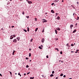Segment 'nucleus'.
<instances>
[{"instance_id": "obj_29", "label": "nucleus", "mask_w": 79, "mask_h": 79, "mask_svg": "<svg viewBox=\"0 0 79 79\" xmlns=\"http://www.w3.org/2000/svg\"><path fill=\"white\" fill-rule=\"evenodd\" d=\"M33 40V39H31V40H30V41H31V42L32 41V40Z\"/></svg>"}, {"instance_id": "obj_4", "label": "nucleus", "mask_w": 79, "mask_h": 79, "mask_svg": "<svg viewBox=\"0 0 79 79\" xmlns=\"http://www.w3.org/2000/svg\"><path fill=\"white\" fill-rule=\"evenodd\" d=\"M28 4H31L32 3V2L31 1H28Z\"/></svg>"}, {"instance_id": "obj_10", "label": "nucleus", "mask_w": 79, "mask_h": 79, "mask_svg": "<svg viewBox=\"0 0 79 79\" xmlns=\"http://www.w3.org/2000/svg\"><path fill=\"white\" fill-rule=\"evenodd\" d=\"M53 76H54V75H53V74H51V75H50V77H53Z\"/></svg>"}, {"instance_id": "obj_34", "label": "nucleus", "mask_w": 79, "mask_h": 79, "mask_svg": "<svg viewBox=\"0 0 79 79\" xmlns=\"http://www.w3.org/2000/svg\"><path fill=\"white\" fill-rule=\"evenodd\" d=\"M60 54H62V51H60Z\"/></svg>"}, {"instance_id": "obj_50", "label": "nucleus", "mask_w": 79, "mask_h": 79, "mask_svg": "<svg viewBox=\"0 0 79 79\" xmlns=\"http://www.w3.org/2000/svg\"><path fill=\"white\" fill-rule=\"evenodd\" d=\"M78 52L77 51V52H75V53H77Z\"/></svg>"}, {"instance_id": "obj_6", "label": "nucleus", "mask_w": 79, "mask_h": 79, "mask_svg": "<svg viewBox=\"0 0 79 79\" xmlns=\"http://www.w3.org/2000/svg\"><path fill=\"white\" fill-rule=\"evenodd\" d=\"M13 37H12V35L10 36V39L11 40L12 39H13Z\"/></svg>"}, {"instance_id": "obj_13", "label": "nucleus", "mask_w": 79, "mask_h": 79, "mask_svg": "<svg viewBox=\"0 0 79 79\" xmlns=\"http://www.w3.org/2000/svg\"><path fill=\"white\" fill-rule=\"evenodd\" d=\"M34 78V77H30V79H33Z\"/></svg>"}, {"instance_id": "obj_56", "label": "nucleus", "mask_w": 79, "mask_h": 79, "mask_svg": "<svg viewBox=\"0 0 79 79\" xmlns=\"http://www.w3.org/2000/svg\"><path fill=\"white\" fill-rule=\"evenodd\" d=\"M30 62H31V60H30Z\"/></svg>"}, {"instance_id": "obj_8", "label": "nucleus", "mask_w": 79, "mask_h": 79, "mask_svg": "<svg viewBox=\"0 0 79 79\" xmlns=\"http://www.w3.org/2000/svg\"><path fill=\"white\" fill-rule=\"evenodd\" d=\"M44 39L43 38L42 40V42L44 43Z\"/></svg>"}, {"instance_id": "obj_62", "label": "nucleus", "mask_w": 79, "mask_h": 79, "mask_svg": "<svg viewBox=\"0 0 79 79\" xmlns=\"http://www.w3.org/2000/svg\"><path fill=\"white\" fill-rule=\"evenodd\" d=\"M17 74L16 73H15V75H17Z\"/></svg>"}, {"instance_id": "obj_59", "label": "nucleus", "mask_w": 79, "mask_h": 79, "mask_svg": "<svg viewBox=\"0 0 79 79\" xmlns=\"http://www.w3.org/2000/svg\"><path fill=\"white\" fill-rule=\"evenodd\" d=\"M15 52V51H14V52Z\"/></svg>"}, {"instance_id": "obj_38", "label": "nucleus", "mask_w": 79, "mask_h": 79, "mask_svg": "<svg viewBox=\"0 0 79 79\" xmlns=\"http://www.w3.org/2000/svg\"><path fill=\"white\" fill-rule=\"evenodd\" d=\"M30 73V72H28V73H27V75H28Z\"/></svg>"}, {"instance_id": "obj_7", "label": "nucleus", "mask_w": 79, "mask_h": 79, "mask_svg": "<svg viewBox=\"0 0 79 79\" xmlns=\"http://www.w3.org/2000/svg\"><path fill=\"white\" fill-rule=\"evenodd\" d=\"M70 27H71V29H72V28L73 27V25H71Z\"/></svg>"}, {"instance_id": "obj_36", "label": "nucleus", "mask_w": 79, "mask_h": 79, "mask_svg": "<svg viewBox=\"0 0 79 79\" xmlns=\"http://www.w3.org/2000/svg\"><path fill=\"white\" fill-rule=\"evenodd\" d=\"M74 46V45H73V44H71V46Z\"/></svg>"}, {"instance_id": "obj_60", "label": "nucleus", "mask_w": 79, "mask_h": 79, "mask_svg": "<svg viewBox=\"0 0 79 79\" xmlns=\"http://www.w3.org/2000/svg\"><path fill=\"white\" fill-rule=\"evenodd\" d=\"M29 50H30V51H31V49H30Z\"/></svg>"}, {"instance_id": "obj_22", "label": "nucleus", "mask_w": 79, "mask_h": 79, "mask_svg": "<svg viewBox=\"0 0 79 79\" xmlns=\"http://www.w3.org/2000/svg\"><path fill=\"white\" fill-rule=\"evenodd\" d=\"M31 56V54L30 53H29V56L30 57Z\"/></svg>"}, {"instance_id": "obj_35", "label": "nucleus", "mask_w": 79, "mask_h": 79, "mask_svg": "<svg viewBox=\"0 0 79 79\" xmlns=\"http://www.w3.org/2000/svg\"><path fill=\"white\" fill-rule=\"evenodd\" d=\"M26 17H27V18H29V16H26Z\"/></svg>"}, {"instance_id": "obj_55", "label": "nucleus", "mask_w": 79, "mask_h": 79, "mask_svg": "<svg viewBox=\"0 0 79 79\" xmlns=\"http://www.w3.org/2000/svg\"><path fill=\"white\" fill-rule=\"evenodd\" d=\"M77 51H79V50H78V49L77 50Z\"/></svg>"}, {"instance_id": "obj_47", "label": "nucleus", "mask_w": 79, "mask_h": 79, "mask_svg": "<svg viewBox=\"0 0 79 79\" xmlns=\"http://www.w3.org/2000/svg\"><path fill=\"white\" fill-rule=\"evenodd\" d=\"M35 19L36 20L37 19V18H35Z\"/></svg>"}, {"instance_id": "obj_18", "label": "nucleus", "mask_w": 79, "mask_h": 79, "mask_svg": "<svg viewBox=\"0 0 79 79\" xmlns=\"http://www.w3.org/2000/svg\"><path fill=\"white\" fill-rule=\"evenodd\" d=\"M18 75L19 76H20V77H21V76H22L21 75H20V73H18Z\"/></svg>"}, {"instance_id": "obj_17", "label": "nucleus", "mask_w": 79, "mask_h": 79, "mask_svg": "<svg viewBox=\"0 0 79 79\" xmlns=\"http://www.w3.org/2000/svg\"><path fill=\"white\" fill-rule=\"evenodd\" d=\"M44 28H43V30L42 31V32L43 33L44 32Z\"/></svg>"}, {"instance_id": "obj_27", "label": "nucleus", "mask_w": 79, "mask_h": 79, "mask_svg": "<svg viewBox=\"0 0 79 79\" xmlns=\"http://www.w3.org/2000/svg\"><path fill=\"white\" fill-rule=\"evenodd\" d=\"M54 71H53L52 72V74H54Z\"/></svg>"}, {"instance_id": "obj_1", "label": "nucleus", "mask_w": 79, "mask_h": 79, "mask_svg": "<svg viewBox=\"0 0 79 79\" xmlns=\"http://www.w3.org/2000/svg\"><path fill=\"white\" fill-rule=\"evenodd\" d=\"M43 23H46L47 21L46 20H45V19H43Z\"/></svg>"}, {"instance_id": "obj_54", "label": "nucleus", "mask_w": 79, "mask_h": 79, "mask_svg": "<svg viewBox=\"0 0 79 79\" xmlns=\"http://www.w3.org/2000/svg\"><path fill=\"white\" fill-rule=\"evenodd\" d=\"M61 63H63V61H61Z\"/></svg>"}, {"instance_id": "obj_25", "label": "nucleus", "mask_w": 79, "mask_h": 79, "mask_svg": "<svg viewBox=\"0 0 79 79\" xmlns=\"http://www.w3.org/2000/svg\"><path fill=\"white\" fill-rule=\"evenodd\" d=\"M79 19V17H77V20H78Z\"/></svg>"}, {"instance_id": "obj_57", "label": "nucleus", "mask_w": 79, "mask_h": 79, "mask_svg": "<svg viewBox=\"0 0 79 79\" xmlns=\"http://www.w3.org/2000/svg\"><path fill=\"white\" fill-rule=\"evenodd\" d=\"M69 79H72V78H69Z\"/></svg>"}, {"instance_id": "obj_43", "label": "nucleus", "mask_w": 79, "mask_h": 79, "mask_svg": "<svg viewBox=\"0 0 79 79\" xmlns=\"http://www.w3.org/2000/svg\"><path fill=\"white\" fill-rule=\"evenodd\" d=\"M14 53H15L14 52H13V53H12V55H14Z\"/></svg>"}, {"instance_id": "obj_20", "label": "nucleus", "mask_w": 79, "mask_h": 79, "mask_svg": "<svg viewBox=\"0 0 79 79\" xmlns=\"http://www.w3.org/2000/svg\"><path fill=\"white\" fill-rule=\"evenodd\" d=\"M26 68H29V66L28 65H27V66H26Z\"/></svg>"}, {"instance_id": "obj_24", "label": "nucleus", "mask_w": 79, "mask_h": 79, "mask_svg": "<svg viewBox=\"0 0 79 79\" xmlns=\"http://www.w3.org/2000/svg\"><path fill=\"white\" fill-rule=\"evenodd\" d=\"M63 76V74H62V73L60 74V76Z\"/></svg>"}, {"instance_id": "obj_53", "label": "nucleus", "mask_w": 79, "mask_h": 79, "mask_svg": "<svg viewBox=\"0 0 79 79\" xmlns=\"http://www.w3.org/2000/svg\"><path fill=\"white\" fill-rule=\"evenodd\" d=\"M26 75V74H25V73H24V75Z\"/></svg>"}, {"instance_id": "obj_45", "label": "nucleus", "mask_w": 79, "mask_h": 79, "mask_svg": "<svg viewBox=\"0 0 79 79\" xmlns=\"http://www.w3.org/2000/svg\"><path fill=\"white\" fill-rule=\"evenodd\" d=\"M56 79H58V77H57L56 78Z\"/></svg>"}, {"instance_id": "obj_48", "label": "nucleus", "mask_w": 79, "mask_h": 79, "mask_svg": "<svg viewBox=\"0 0 79 79\" xmlns=\"http://www.w3.org/2000/svg\"><path fill=\"white\" fill-rule=\"evenodd\" d=\"M71 52H72V53H73V52H74V51H71Z\"/></svg>"}, {"instance_id": "obj_5", "label": "nucleus", "mask_w": 79, "mask_h": 79, "mask_svg": "<svg viewBox=\"0 0 79 79\" xmlns=\"http://www.w3.org/2000/svg\"><path fill=\"white\" fill-rule=\"evenodd\" d=\"M51 12L52 13H54V10H51Z\"/></svg>"}, {"instance_id": "obj_58", "label": "nucleus", "mask_w": 79, "mask_h": 79, "mask_svg": "<svg viewBox=\"0 0 79 79\" xmlns=\"http://www.w3.org/2000/svg\"><path fill=\"white\" fill-rule=\"evenodd\" d=\"M77 3L78 4V2H77Z\"/></svg>"}, {"instance_id": "obj_9", "label": "nucleus", "mask_w": 79, "mask_h": 79, "mask_svg": "<svg viewBox=\"0 0 79 79\" xmlns=\"http://www.w3.org/2000/svg\"><path fill=\"white\" fill-rule=\"evenodd\" d=\"M56 30H57L60 31V28H56Z\"/></svg>"}, {"instance_id": "obj_16", "label": "nucleus", "mask_w": 79, "mask_h": 79, "mask_svg": "<svg viewBox=\"0 0 79 79\" xmlns=\"http://www.w3.org/2000/svg\"><path fill=\"white\" fill-rule=\"evenodd\" d=\"M39 48H40L41 50L42 49V48L41 47H40V46H39Z\"/></svg>"}, {"instance_id": "obj_12", "label": "nucleus", "mask_w": 79, "mask_h": 79, "mask_svg": "<svg viewBox=\"0 0 79 79\" xmlns=\"http://www.w3.org/2000/svg\"><path fill=\"white\" fill-rule=\"evenodd\" d=\"M27 31L29 32V28L28 27H27Z\"/></svg>"}, {"instance_id": "obj_39", "label": "nucleus", "mask_w": 79, "mask_h": 79, "mask_svg": "<svg viewBox=\"0 0 79 79\" xmlns=\"http://www.w3.org/2000/svg\"><path fill=\"white\" fill-rule=\"evenodd\" d=\"M13 36L14 37H16L15 35H13Z\"/></svg>"}, {"instance_id": "obj_31", "label": "nucleus", "mask_w": 79, "mask_h": 79, "mask_svg": "<svg viewBox=\"0 0 79 79\" xmlns=\"http://www.w3.org/2000/svg\"><path fill=\"white\" fill-rule=\"evenodd\" d=\"M10 75H12V73L11 72H10Z\"/></svg>"}, {"instance_id": "obj_19", "label": "nucleus", "mask_w": 79, "mask_h": 79, "mask_svg": "<svg viewBox=\"0 0 79 79\" xmlns=\"http://www.w3.org/2000/svg\"><path fill=\"white\" fill-rule=\"evenodd\" d=\"M23 30L24 31H25V32H27V30H26L23 29Z\"/></svg>"}, {"instance_id": "obj_42", "label": "nucleus", "mask_w": 79, "mask_h": 79, "mask_svg": "<svg viewBox=\"0 0 79 79\" xmlns=\"http://www.w3.org/2000/svg\"><path fill=\"white\" fill-rule=\"evenodd\" d=\"M1 30H2V31H3V30H4V29H3V28H1Z\"/></svg>"}, {"instance_id": "obj_44", "label": "nucleus", "mask_w": 79, "mask_h": 79, "mask_svg": "<svg viewBox=\"0 0 79 79\" xmlns=\"http://www.w3.org/2000/svg\"><path fill=\"white\" fill-rule=\"evenodd\" d=\"M14 27V26H12V27H12V28H13Z\"/></svg>"}, {"instance_id": "obj_32", "label": "nucleus", "mask_w": 79, "mask_h": 79, "mask_svg": "<svg viewBox=\"0 0 79 79\" xmlns=\"http://www.w3.org/2000/svg\"><path fill=\"white\" fill-rule=\"evenodd\" d=\"M55 40H58V39L57 38H56Z\"/></svg>"}, {"instance_id": "obj_41", "label": "nucleus", "mask_w": 79, "mask_h": 79, "mask_svg": "<svg viewBox=\"0 0 79 79\" xmlns=\"http://www.w3.org/2000/svg\"><path fill=\"white\" fill-rule=\"evenodd\" d=\"M46 57H47V58H48V56H47Z\"/></svg>"}, {"instance_id": "obj_15", "label": "nucleus", "mask_w": 79, "mask_h": 79, "mask_svg": "<svg viewBox=\"0 0 79 79\" xmlns=\"http://www.w3.org/2000/svg\"><path fill=\"white\" fill-rule=\"evenodd\" d=\"M76 31V30H74V31H73V33H74Z\"/></svg>"}, {"instance_id": "obj_11", "label": "nucleus", "mask_w": 79, "mask_h": 79, "mask_svg": "<svg viewBox=\"0 0 79 79\" xmlns=\"http://www.w3.org/2000/svg\"><path fill=\"white\" fill-rule=\"evenodd\" d=\"M55 33L56 34H57V31L56 30H55Z\"/></svg>"}, {"instance_id": "obj_2", "label": "nucleus", "mask_w": 79, "mask_h": 79, "mask_svg": "<svg viewBox=\"0 0 79 79\" xmlns=\"http://www.w3.org/2000/svg\"><path fill=\"white\" fill-rule=\"evenodd\" d=\"M17 42V40L15 39V40H13V42H14V43H16Z\"/></svg>"}, {"instance_id": "obj_21", "label": "nucleus", "mask_w": 79, "mask_h": 79, "mask_svg": "<svg viewBox=\"0 0 79 79\" xmlns=\"http://www.w3.org/2000/svg\"><path fill=\"white\" fill-rule=\"evenodd\" d=\"M55 49V50H57V52H59V49H57V48H56Z\"/></svg>"}, {"instance_id": "obj_23", "label": "nucleus", "mask_w": 79, "mask_h": 79, "mask_svg": "<svg viewBox=\"0 0 79 79\" xmlns=\"http://www.w3.org/2000/svg\"><path fill=\"white\" fill-rule=\"evenodd\" d=\"M66 46L68 47H69V44H67Z\"/></svg>"}, {"instance_id": "obj_51", "label": "nucleus", "mask_w": 79, "mask_h": 79, "mask_svg": "<svg viewBox=\"0 0 79 79\" xmlns=\"http://www.w3.org/2000/svg\"><path fill=\"white\" fill-rule=\"evenodd\" d=\"M77 23H76V24H75V26H77Z\"/></svg>"}, {"instance_id": "obj_64", "label": "nucleus", "mask_w": 79, "mask_h": 79, "mask_svg": "<svg viewBox=\"0 0 79 79\" xmlns=\"http://www.w3.org/2000/svg\"><path fill=\"white\" fill-rule=\"evenodd\" d=\"M47 13H46V15H47Z\"/></svg>"}, {"instance_id": "obj_30", "label": "nucleus", "mask_w": 79, "mask_h": 79, "mask_svg": "<svg viewBox=\"0 0 79 79\" xmlns=\"http://www.w3.org/2000/svg\"><path fill=\"white\" fill-rule=\"evenodd\" d=\"M54 3H52L51 5H52V6H53V5H54Z\"/></svg>"}, {"instance_id": "obj_28", "label": "nucleus", "mask_w": 79, "mask_h": 79, "mask_svg": "<svg viewBox=\"0 0 79 79\" xmlns=\"http://www.w3.org/2000/svg\"><path fill=\"white\" fill-rule=\"evenodd\" d=\"M57 0H55L54 1V2H57Z\"/></svg>"}, {"instance_id": "obj_46", "label": "nucleus", "mask_w": 79, "mask_h": 79, "mask_svg": "<svg viewBox=\"0 0 79 79\" xmlns=\"http://www.w3.org/2000/svg\"><path fill=\"white\" fill-rule=\"evenodd\" d=\"M63 77H66L65 75H64V76H63Z\"/></svg>"}, {"instance_id": "obj_37", "label": "nucleus", "mask_w": 79, "mask_h": 79, "mask_svg": "<svg viewBox=\"0 0 79 79\" xmlns=\"http://www.w3.org/2000/svg\"><path fill=\"white\" fill-rule=\"evenodd\" d=\"M28 59H29V58H27V57L26 58V60H28Z\"/></svg>"}, {"instance_id": "obj_40", "label": "nucleus", "mask_w": 79, "mask_h": 79, "mask_svg": "<svg viewBox=\"0 0 79 79\" xmlns=\"http://www.w3.org/2000/svg\"><path fill=\"white\" fill-rule=\"evenodd\" d=\"M24 11H23V15H24Z\"/></svg>"}, {"instance_id": "obj_26", "label": "nucleus", "mask_w": 79, "mask_h": 79, "mask_svg": "<svg viewBox=\"0 0 79 79\" xmlns=\"http://www.w3.org/2000/svg\"><path fill=\"white\" fill-rule=\"evenodd\" d=\"M57 19H60V17H59V16H58V17H57Z\"/></svg>"}, {"instance_id": "obj_3", "label": "nucleus", "mask_w": 79, "mask_h": 79, "mask_svg": "<svg viewBox=\"0 0 79 79\" xmlns=\"http://www.w3.org/2000/svg\"><path fill=\"white\" fill-rule=\"evenodd\" d=\"M20 37H18L16 39H17V40L19 41L20 40Z\"/></svg>"}, {"instance_id": "obj_49", "label": "nucleus", "mask_w": 79, "mask_h": 79, "mask_svg": "<svg viewBox=\"0 0 79 79\" xmlns=\"http://www.w3.org/2000/svg\"><path fill=\"white\" fill-rule=\"evenodd\" d=\"M0 76H2V75L1 74H0Z\"/></svg>"}, {"instance_id": "obj_63", "label": "nucleus", "mask_w": 79, "mask_h": 79, "mask_svg": "<svg viewBox=\"0 0 79 79\" xmlns=\"http://www.w3.org/2000/svg\"><path fill=\"white\" fill-rule=\"evenodd\" d=\"M10 1H12V0H10Z\"/></svg>"}, {"instance_id": "obj_61", "label": "nucleus", "mask_w": 79, "mask_h": 79, "mask_svg": "<svg viewBox=\"0 0 79 79\" xmlns=\"http://www.w3.org/2000/svg\"><path fill=\"white\" fill-rule=\"evenodd\" d=\"M74 14H75V13H74V14H73V15H74Z\"/></svg>"}, {"instance_id": "obj_33", "label": "nucleus", "mask_w": 79, "mask_h": 79, "mask_svg": "<svg viewBox=\"0 0 79 79\" xmlns=\"http://www.w3.org/2000/svg\"><path fill=\"white\" fill-rule=\"evenodd\" d=\"M58 14H57V13H56V16H57V15H58Z\"/></svg>"}, {"instance_id": "obj_52", "label": "nucleus", "mask_w": 79, "mask_h": 79, "mask_svg": "<svg viewBox=\"0 0 79 79\" xmlns=\"http://www.w3.org/2000/svg\"><path fill=\"white\" fill-rule=\"evenodd\" d=\"M62 2H64V0H62Z\"/></svg>"}, {"instance_id": "obj_14", "label": "nucleus", "mask_w": 79, "mask_h": 79, "mask_svg": "<svg viewBox=\"0 0 79 79\" xmlns=\"http://www.w3.org/2000/svg\"><path fill=\"white\" fill-rule=\"evenodd\" d=\"M38 30V28H36L35 30V31H37Z\"/></svg>"}]
</instances>
